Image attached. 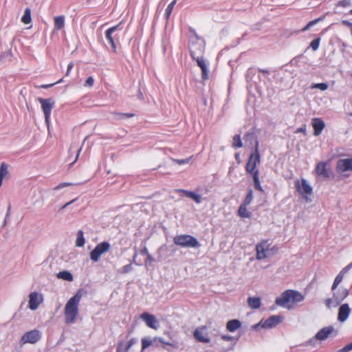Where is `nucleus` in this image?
I'll return each mask as SVG.
<instances>
[{
	"mask_svg": "<svg viewBox=\"0 0 352 352\" xmlns=\"http://www.w3.org/2000/svg\"><path fill=\"white\" fill-rule=\"evenodd\" d=\"M312 126L314 128V134L318 136L321 134L325 127V124L321 118H315L312 120Z\"/></svg>",
	"mask_w": 352,
	"mask_h": 352,
	"instance_id": "obj_19",
	"label": "nucleus"
},
{
	"mask_svg": "<svg viewBox=\"0 0 352 352\" xmlns=\"http://www.w3.org/2000/svg\"><path fill=\"white\" fill-rule=\"evenodd\" d=\"M21 22L26 25L32 22L31 10L29 8L25 9L24 14L21 17Z\"/></svg>",
	"mask_w": 352,
	"mask_h": 352,
	"instance_id": "obj_28",
	"label": "nucleus"
},
{
	"mask_svg": "<svg viewBox=\"0 0 352 352\" xmlns=\"http://www.w3.org/2000/svg\"><path fill=\"white\" fill-rule=\"evenodd\" d=\"M178 191L180 192H182L186 197L191 198L197 204H199L201 201V196L199 195L196 194L195 192H194L192 191H188V190H179Z\"/></svg>",
	"mask_w": 352,
	"mask_h": 352,
	"instance_id": "obj_25",
	"label": "nucleus"
},
{
	"mask_svg": "<svg viewBox=\"0 0 352 352\" xmlns=\"http://www.w3.org/2000/svg\"><path fill=\"white\" fill-rule=\"evenodd\" d=\"M147 257H146V260L145 261L146 264L149 262V263H151L153 261V257L150 254H148L147 255Z\"/></svg>",
	"mask_w": 352,
	"mask_h": 352,
	"instance_id": "obj_57",
	"label": "nucleus"
},
{
	"mask_svg": "<svg viewBox=\"0 0 352 352\" xmlns=\"http://www.w3.org/2000/svg\"><path fill=\"white\" fill-rule=\"evenodd\" d=\"M152 344V341L146 338L142 339V351L145 350L149 346Z\"/></svg>",
	"mask_w": 352,
	"mask_h": 352,
	"instance_id": "obj_41",
	"label": "nucleus"
},
{
	"mask_svg": "<svg viewBox=\"0 0 352 352\" xmlns=\"http://www.w3.org/2000/svg\"><path fill=\"white\" fill-rule=\"evenodd\" d=\"M333 329L332 327H327L321 329L316 335V338L318 340H324L332 333Z\"/></svg>",
	"mask_w": 352,
	"mask_h": 352,
	"instance_id": "obj_21",
	"label": "nucleus"
},
{
	"mask_svg": "<svg viewBox=\"0 0 352 352\" xmlns=\"http://www.w3.org/2000/svg\"><path fill=\"white\" fill-rule=\"evenodd\" d=\"M118 115L124 118H132L135 116L134 113H117Z\"/></svg>",
	"mask_w": 352,
	"mask_h": 352,
	"instance_id": "obj_55",
	"label": "nucleus"
},
{
	"mask_svg": "<svg viewBox=\"0 0 352 352\" xmlns=\"http://www.w3.org/2000/svg\"><path fill=\"white\" fill-rule=\"evenodd\" d=\"M258 72H261V73H263V74H267L268 75L270 74L269 71L267 70V69H258Z\"/></svg>",
	"mask_w": 352,
	"mask_h": 352,
	"instance_id": "obj_58",
	"label": "nucleus"
},
{
	"mask_svg": "<svg viewBox=\"0 0 352 352\" xmlns=\"http://www.w3.org/2000/svg\"><path fill=\"white\" fill-rule=\"evenodd\" d=\"M352 350V345L350 344L346 345L344 347L341 349L339 352H348L349 351Z\"/></svg>",
	"mask_w": 352,
	"mask_h": 352,
	"instance_id": "obj_49",
	"label": "nucleus"
},
{
	"mask_svg": "<svg viewBox=\"0 0 352 352\" xmlns=\"http://www.w3.org/2000/svg\"><path fill=\"white\" fill-rule=\"evenodd\" d=\"M248 305L253 309L261 307V299L258 297H249L248 299Z\"/></svg>",
	"mask_w": 352,
	"mask_h": 352,
	"instance_id": "obj_26",
	"label": "nucleus"
},
{
	"mask_svg": "<svg viewBox=\"0 0 352 352\" xmlns=\"http://www.w3.org/2000/svg\"><path fill=\"white\" fill-rule=\"evenodd\" d=\"M351 313V308L347 303L342 305L338 309V320L343 322L347 320Z\"/></svg>",
	"mask_w": 352,
	"mask_h": 352,
	"instance_id": "obj_18",
	"label": "nucleus"
},
{
	"mask_svg": "<svg viewBox=\"0 0 352 352\" xmlns=\"http://www.w3.org/2000/svg\"><path fill=\"white\" fill-rule=\"evenodd\" d=\"M304 299V296L299 292L287 289L276 299V304L281 307H285L289 302L298 303L303 301Z\"/></svg>",
	"mask_w": 352,
	"mask_h": 352,
	"instance_id": "obj_4",
	"label": "nucleus"
},
{
	"mask_svg": "<svg viewBox=\"0 0 352 352\" xmlns=\"http://www.w3.org/2000/svg\"><path fill=\"white\" fill-rule=\"evenodd\" d=\"M221 338L225 341H230L232 340V337L230 336L222 335Z\"/></svg>",
	"mask_w": 352,
	"mask_h": 352,
	"instance_id": "obj_56",
	"label": "nucleus"
},
{
	"mask_svg": "<svg viewBox=\"0 0 352 352\" xmlns=\"http://www.w3.org/2000/svg\"><path fill=\"white\" fill-rule=\"evenodd\" d=\"M174 243L182 248H198L200 246L197 239L192 235L180 234L174 237Z\"/></svg>",
	"mask_w": 352,
	"mask_h": 352,
	"instance_id": "obj_6",
	"label": "nucleus"
},
{
	"mask_svg": "<svg viewBox=\"0 0 352 352\" xmlns=\"http://www.w3.org/2000/svg\"><path fill=\"white\" fill-rule=\"evenodd\" d=\"M323 18H318V19H314L313 21H309L307 25L302 28V31H306L307 30H309L311 26H313L314 25L316 24L318 21H320V20H322Z\"/></svg>",
	"mask_w": 352,
	"mask_h": 352,
	"instance_id": "obj_43",
	"label": "nucleus"
},
{
	"mask_svg": "<svg viewBox=\"0 0 352 352\" xmlns=\"http://www.w3.org/2000/svg\"><path fill=\"white\" fill-rule=\"evenodd\" d=\"M232 146L234 148H241L243 146L240 135H235L234 136Z\"/></svg>",
	"mask_w": 352,
	"mask_h": 352,
	"instance_id": "obj_36",
	"label": "nucleus"
},
{
	"mask_svg": "<svg viewBox=\"0 0 352 352\" xmlns=\"http://www.w3.org/2000/svg\"><path fill=\"white\" fill-rule=\"evenodd\" d=\"M320 43V38H319V37L316 38L311 42L310 47L312 48V50L314 51H316L318 49Z\"/></svg>",
	"mask_w": 352,
	"mask_h": 352,
	"instance_id": "obj_40",
	"label": "nucleus"
},
{
	"mask_svg": "<svg viewBox=\"0 0 352 352\" xmlns=\"http://www.w3.org/2000/svg\"><path fill=\"white\" fill-rule=\"evenodd\" d=\"M141 254L147 255L148 253V251L146 248H144L141 250Z\"/></svg>",
	"mask_w": 352,
	"mask_h": 352,
	"instance_id": "obj_59",
	"label": "nucleus"
},
{
	"mask_svg": "<svg viewBox=\"0 0 352 352\" xmlns=\"http://www.w3.org/2000/svg\"><path fill=\"white\" fill-rule=\"evenodd\" d=\"M29 308L35 310L42 302V298L39 297L36 292H32L30 294Z\"/></svg>",
	"mask_w": 352,
	"mask_h": 352,
	"instance_id": "obj_20",
	"label": "nucleus"
},
{
	"mask_svg": "<svg viewBox=\"0 0 352 352\" xmlns=\"http://www.w3.org/2000/svg\"><path fill=\"white\" fill-rule=\"evenodd\" d=\"M94 79L92 76H89L87 78L86 81H85V87H92L94 85Z\"/></svg>",
	"mask_w": 352,
	"mask_h": 352,
	"instance_id": "obj_46",
	"label": "nucleus"
},
{
	"mask_svg": "<svg viewBox=\"0 0 352 352\" xmlns=\"http://www.w3.org/2000/svg\"><path fill=\"white\" fill-rule=\"evenodd\" d=\"M351 4V0H342L337 3V7L347 8Z\"/></svg>",
	"mask_w": 352,
	"mask_h": 352,
	"instance_id": "obj_44",
	"label": "nucleus"
},
{
	"mask_svg": "<svg viewBox=\"0 0 352 352\" xmlns=\"http://www.w3.org/2000/svg\"><path fill=\"white\" fill-rule=\"evenodd\" d=\"M248 206L241 204L239 206L238 214L242 218H250L251 217V212L248 211L247 208Z\"/></svg>",
	"mask_w": 352,
	"mask_h": 352,
	"instance_id": "obj_29",
	"label": "nucleus"
},
{
	"mask_svg": "<svg viewBox=\"0 0 352 352\" xmlns=\"http://www.w3.org/2000/svg\"><path fill=\"white\" fill-rule=\"evenodd\" d=\"M336 170L340 173L352 170V158L339 160L336 164Z\"/></svg>",
	"mask_w": 352,
	"mask_h": 352,
	"instance_id": "obj_14",
	"label": "nucleus"
},
{
	"mask_svg": "<svg viewBox=\"0 0 352 352\" xmlns=\"http://www.w3.org/2000/svg\"><path fill=\"white\" fill-rule=\"evenodd\" d=\"M136 342V340L135 338H131L128 342L126 344V345L129 348L131 349V347Z\"/></svg>",
	"mask_w": 352,
	"mask_h": 352,
	"instance_id": "obj_50",
	"label": "nucleus"
},
{
	"mask_svg": "<svg viewBox=\"0 0 352 352\" xmlns=\"http://www.w3.org/2000/svg\"><path fill=\"white\" fill-rule=\"evenodd\" d=\"M130 349L126 345L124 341H119L116 348V352H128Z\"/></svg>",
	"mask_w": 352,
	"mask_h": 352,
	"instance_id": "obj_34",
	"label": "nucleus"
},
{
	"mask_svg": "<svg viewBox=\"0 0 352 352\" xmlns=\"http://www.w3.org/2000/svg\"><path fill=\"white\" fill-rule=\"evenodd\" d=\"M121 24L122 22H120L116 25L109 28L105 32V37L108 42L109 43V44L111 45L113 52L115 54L117 53V46L116 44V41L118 40L120 38L116 32L118 30H122V28H120Z\"/></svg>",
	"mask_w": 352,
	"mask_h": 352,
	"instance_id": "obj_8",
	"label": "nucleus"
},
{
	"mask_svg": "<svg viewBox=\"0 0 352 352\" xmlns=\"http://www.w3.org/2000/svg\"><path fill=\"white\" fill-rule=\"evenodd\" d=\"M62 82H63V78H61V79L58 80L57 82L52 83V84L41 85L39 86V87L42 88V89H47V88H50V87L54 86L56 84L60 83Z\"/></svg>",
	"mask_w": 352,
	"mask_h": 352,
	"instance_id": "obj_47",
	"label": "nucleus"
},
{
	"mask_svg": "<svg viewBox=\"0 0 352 352\" xmlns=\"http://www.w3.org/2000/svg\"><path fill=\"white\" fill-rule=\"evenodd\" d=\"M252 199H253L252 190H249L242 204L245 205V206H248L252 201Z\"/></svg>",
	"mask_w": 352,
	"mask_h": 352,
	"instance_id": "obj_35",
	"label": "nucleus"
},
{
	"mask_svg": "<svg viewBox=\"0 0 352 352\" xmlns=\"http://www.w3.org/2000/svg\"><path fill=\"white\" fill-rule=\"evenodd\" d=\"M8 174V165L3 162L0 166V186L2 185L3 178Z\"/></svg>",
	"mask_w": 352,
	"mask_h": 352,
	"instance_id": "obj_30",
	"label": "nucleus"
},
{
	"mask_svg": "<svg viewBox=\"0 0 352 352\" xmlns=\"http://www.w3.org/2000/svg\"><path fill=\"white\" fill-rule=\"evenodd\" d=\"M74 67V63H69L67 65V72H66V74L65 75L67 76L69 75L70 74V72L72 71V69H73Z\"/></svg>",
	"mask_w": 352,
	"mask_h": 352,
	"instance_id": "obj_51",
	"label": "nucleus"
},
{
	"mask_svg": "<svg viewBox=\"0 0 352 352\" xmlns=\"http://www.w3.org/2000/svg\"><path fill=\"white\" fill-rule=\"evenodd\" d=\"M160 342L163 344H165V345H168V346H170L173 348H176L177 346L173 343H170V342H165L163 339L160 338Z\"/></svg>",
	"mask_w": 352,
	"mask_h": 352,
	"instance_id": "obj_53",
	"label": "nucleus"
},
{
	"mask_svg": "<svg viewBox=\"0 0 352 352\" xmlns=\"http://www.w3.org/2000/svg\"><path fill=\"white\" fill-rule=\"evenodd\" d=\"M82 296L81 290H78L66 303L64 309L65 323L71 324L76 321L78 315V305Z\"/></svg>",
	"mask_w": 352,
	"mask_h": 352,
	"instance_id": "obj_2",
	"label": "nucleus"
},
{
	"mask_svg": "<svg viewBox=\"0 0 352 352\" xmlns=\"http://www.w3.org/2000/svg\"><path fill=\"white\" fill-rule=\"evenodd\" d=\"M314 171L316 175L322 177L323 179L330 177V170L327 168V163L324 162H318L316 164Z\"/></svg>",
	"mask_w": 352,
	"mask_h": 352,
	"instance_id": "obj_15",
	"label": "nucleus"
},
{
	"mask_svg": "<svg viewBox=\"0 0 352 352\" xmlns=\"http://www.w3.org/2000/svg\"><path fill=\"white\" fill-rule=\"evenodd\" d=\"M349 268V265L345 267L337 275V276L336 277L334 282L332 285V287H331L332 291H335L337 289L338 285L342 281V280L344 278V274L346 273V272L348 270Z\"/></svg>",
	"mask_w": 352,
	"mask_h": 352,
	"instance_id": "obj_22",
	"label": "nucleus"
},
{
	"mask_svg": "<svg viewBox=\"0 0 352 352\" xmlns=\"http://www.w3.org/2000/svg\"><path fill=\"white\" fill-rule=\"evenodd\" d=\"M305 131V129L303 128H299L297 129V132H303Z\"/></svg>",
	"mask_w": 352,
	"mask_h": 352,
	"instance_id": "obj_62",
	"label": "nucleus"
},
{
	"mask_svg": "<svg viewBox=\"0 0 352 352\" xmlns=\"http://www.w3.org/2000/svg\"><path fill=\"white\" fill-rule=\"evenodd\" d=\"M241 327V322L237 319L229 320L226 324V329L230 332H234Z\"/></svg>",
	"mask_w": 352,
	"mask_h": 352,
	"instance_id": "obj_23",
	"label": "nucleus"
},
{
	"mask_svg": "<svg viewBox=\"0 0 352 352\" xmlns=\"http://www.w3.org/2000/svg\"><path fill=\"white\" fill-rule=\"evenodd\" d=\"M65 26V16L63 15L54 17V28L60 30Z\"/></svg>",
	"mask_w": 352,
	"mask_h": 352,
	"instance_id": "obj_27",
	"label": "nucleus"
},
{
	"mask_svg": "<svg viewBox=\"0 0 352 352\" xmlns=\"http://www.w3.org/2000/svg\"><path fill=\"white\" fill-rule=\"evenodd\" d=\"M140 318L144 320L149 328L155 330L158 329L159 322L155 316L147 312H144L140 315Z\"/></svg>",
	"mask_w": 352,
	"mask_h": 352,
	"instance_id": "obj_13",
	"label": "nucleus"
},
{
	"mask_svg": "<svg viewBox=\"0 0 352 352\" xmlns=\"http://www.w3.org/2000/svg\"><path fill=\"white\" fill-rule=\"evenodd\" d=\"M85 243V240L84 238V232L82 230H80L77 233V238L76 240V245L77 247H82Z\"/></svg>",
	"mask_w": 352,
	"mask_h": 352,
	"instance_id": "obj_31",
	"label": "nucleus"
},
{
	"mask_svg": "<svg viewBox=\"0 0 352 352\" xmlns=\"http://www.w3.org/2000/svg\"><path fill=\"white\" fill-rule=\"evenodd\" d=\"M133 270V267L131 264L126 265L124 267H122L121 269H120L118 272L120 274H127L129 273Z\"/></svg>",
	"mask_w": 352,
	"mask_h": 352,
	"instance_id": "obj_39",
	"label": "nucleus"
},
{
	"mask_svg": "<svg viewBox=\"0 0 352 352\" xmlns=\"http://www.w3.org/2000/svg\"><path fill=\"white\" fill-rule=\"evenodd\" d=\"M192 60L197 62V65L200 67L201 70V78L204 80H207L209 78V72L208 69V64L206 63V60L204 58L203 56L193 58Z\"/></svg>",
	"mask_w": 352,
	"mask_h": 352,
	"instance_id": "obj_16",
	"label": "nucleus"
},
{
	"mask_svg": "<svg viewBox=\"0 0 352 352\" xmlns=\"http://www.w3.org/2000/svg\"><path fill=\"white\" fill-rule=\"evenodd\" d=\"M189 31L192 34L189 41L190 53L192 58L202 56L205 52V41L198 36L193 28H189Z\"/></svg>",
	"mask_w": 352,
	"mask_h": 352,
	"instance_id": "obj_3",
	"label": "nucleus"
},
{
	"mask_svg": "<svg viewBox=\"0 0 352 352\" xmlns=\"http://www.w3.org/2000/svg\"><path fill=\"white\" fill-rule=\"evenodd\" d=\"M41 332L38 330L34 329V330L26 332L22 336L21 342L23 344H25V343L35 344L41 339Z\"/></svg>",
	"mask_w": 352,
	"mask_h": 352,
	"instance_id": "obj_11",
	"label": "nucleus"
},
{
	"mask_svg": "<svg viewBox=\"0 0 352 352\" xmlns=\"http://www.w3.org/2000/svg\"><path fill=\"white\" fill-rule=\"evenodd\" d=\"M193 336L200 342L208 343L210 341V339L208 337V333L206 331V326L197 327L193 333Z\"/></svg>",
	"mask_w": 352,
	"mask_h": 352,
	"instance_id": "obj_12",
	"label": "nucleus"
},
{
	"mask_svg": "<svg viewBox=\"0 0 352 352\" xmlns=\"http://www.w3.org/2000/svg\"><path fill=\"white\" fill-rule=\"evenodd\" d=\"M341 23L342 25H344L346 27H349V28H351L352 27V23H351L350 21H349L347 20H342Z\"/></svg>",
	"mask_w": 352,
	"mask_h": 352,
	"instance_id": "obj_54",
	"label": "nucleus"
},
{
	"mask_svg": "<svg viewBox=\"0 0 352 352\" xmlns=\"http://www.w3.org/2000/svg\"><path fill=\"white\" fill-rule=\"evenodd\" d=\"M177 3V0H173L170 3L168 4V6H167L166 10H165V16L166 18L168 19L171 13H172V11L174 8V6Z\"/></svg>",
	"mask_w": 352,
	"mask_h": 352,
	"instance_id": "obj_33",
	"label": "nucleus"
},
{
	"mask_svg": "<svg viewBox=\"0 0 352 352\" xmlns=\"http://www.w3.org/2000/svg\"><path fill=\"white\" fill-rule=\"evenodd\" d=\"M192 157H193V155H191L190 157L186 158V159L179 160V159L172 158V160H173V162H174L175 163H176V164H177L179 165H183V164H186L189 163L190 160Z\"/></svg>",
	"mask_w": 352,
	"mask_h": 352,
	"instance_id": "obj_38",
	"label": "nucleus"
},
{
	"mask_svg": "<svg viewBox=\"0 0 352 352\" xmlns=\"http://www.w3.org/2000/svg\"><path fill=\"white\" fill-rule=\"evenodd\" d=\"M311 89H319L322 91H325L328 89V85L324 82L315 83L311 86Z\"/></svg>",
	"mask_w": 352,
	"mask_h": 352,
	"instance_id": "obj_37",
	"label": "nucleus"
},
{
	"mask_svg": "<svg viewBox=\"0 0 352 352\" xmlns=\"http://www.w3.org/2000/svg\"><path fill=\"white\" fill-rule=\"evenodd\" d=\"M160 342L163 344H165V345H168V346H170L173 348H176L177 346L173 343H170V342H165L163 339L160 338Z\"/></svg>",
	"mask_w": 352,
	"mask_h": 352,
	"instance_id": "obj_52",
	"label": "nucleus"
},
{
	"mask_svg": "<svg viewBox=\"0 0 352 352\" xmlns=\"http://www.w3.org/2000/svg\"><path fill=\"white\" fill-rule=\"evenodd\" d=\"M76 199H73L71 201H69L67 202V204H65L63 206V208H65L66 207H67L69 205L72 204L73 202L75 201Z\"/></svg>",
	"mask_w": 352,
	"mask_h": 352,
	"instance_id": "obj_61",
	"label": "nucleus"
},
{
	"mask_svg": "<svg viewBox=\"0 0 352 352\" xmlns=\"http://www.w3.org/2000/svg\"><path fill=\"white\" fill-rule=\"evenodd\" d=\"M333 292V296L335 301V305H338L349 295V290L346 288L341 287Z\"/></svg>",
	"mask_w": 352,
	"mask_h": 352,
	"instance_id": "obj_17",
	"label": "nucleus"
},
{
	"mask_svg": "<svg viewBox=\"0 0 352 352\" xmlns=\"http://www.w3.org/2000/svg\"><path fill=\"white\" fill-rule=\"evenodd\" d=\"M280 322V317L278 316H272L268 318L264 322V327H273Z\"/></svg>",
	"mask_w": 352,
	"mask_h": 352,
	"instance_id": "obj_24",
	"label": "nucleus"
},
{
	"mask_svg": "<svg viewBox=\"0 0 352 352\" xmlns=\"http://www.w3.org/2000/svg\"><path fill=\"white\" fill-rule=\"evenodd\" d=\"M81 150H82V146H80V147L78 149V151H77V155H76V159H75V160H74V162H75L78 160V156H79V155H80V153Z\"/></svg>",
	"mask_w": 352,
	"mask_h": 352,
	"instance_id": "obj_60",
	"label": "nucleus"
},
{
	"mask_svg": "<svg viewBox=\"0 0 352 352\" xmlns=\"http://www.w3.org/2000/svg\"><path fill=\"white\" fill-rule=\"evenodd\" d=\"M349 14H352V9L349 11Z\"/></svg>",
	"mask_w": 352,
	"mask_h": 352,
	"instance_id": "obj_63",
	"label": "nucleus"
},
{
	"mask_svg": "<svg viewBox=\"0 0 352 352\" xmlns=\"http://www.w3.org/2000/svg\"><path fill=\"white\" fill-rule=\"evenodd\" d=\"M72 185V183L63 182V183L58 184L57 186H56L54 188V190H60L61 188H63L67 187V186H70Z\"/></svg>",
	"mask_w": 352,
	"mask_h": 352,
	"instance_id": "obj_48",
	"label": "nucleus"
},
{
	"mask_svg": "<svg viewBox=\"0 0 352 352\" xmlns=\"http://www.w3.org/2000/svg\"><path fill=\"white\" fill-rule=\"evenodd\" d=\"M37 100L39 102L41 106V109L44 113L45 121L47 125H49L51 112L54 107L55 102L52 98H38Z\"/></svg>",
	"mask_w": 352,
	"mask_h": 352,
	"instance_id": "obj_9",
	"label": "nucleus"
},
{
	"mask_svg": "<svg viewBox=\"0 0 352 352\" xmlns=\"http://www.w3.org/2000/svg\"><path fill=\"white\" fill-rule=\"evenodd\" d=\"M110 243L107 241H103L98 243L95 248L90 252V258L94 262H97L102 254L109 251Z\"/></svg>",
	"mask_w": 352,
	"mask_h": 352,
	"instance_id": "obj_10",
	"label": "nucleus"
},
{
	"mask_svg": "<svg viewBox=\"0 0 352 352\" xmlns=\"http://www.w3.org/2000/svg\"><path fill=\"white\" fill-rule=\"evenodd\" d=\"M324 302H325L326 307L327 308H329V309H330L332 305L336 306L333 297L332 298H327V299H326Z\"/></svg>",
	"mask_w": 352,
	"mask_h": 352,
	"instance_id": "obj_45",
	"label": "nucleus"
},
{
	"mask_svg": "<svg viewBox=\"0 0 352 352\" xmlns=\"http://www.w3.org/2000/svg\"><path fill=\"white\" fill-rule=\"evenodd\" d=\"M57 277L58 278H61V279H63V280H67V281H72L73 280V276H72V274L70 272H67V271L60 272L57 274Z\"/></svg>",
	"mask_w": 352,
	"mask_h": 352,
	"instance_id": "obj_32",
	"label": "nucleus"
},
{
	"mask_svg": "<svg viewBox=\"0 0 352 352\" xmlns=\"http://www.w3.org/2000/svg\"><path fill=\"white\" fill-rule=\"evenodd\" d=\"M295 187L297 192L307 201H311L310 196L312 195L313 188L308 184L305 179H297L295 181Z\"/></svg>",
	"mask_w": 352,
	"mask_h": 352,
	"instance_id": "obj_7",
	"label": "nucleus"
},
{
	"mask_svg": "<svg viewBox=\"0 0 352 352\" xmlns=\"http://www.w3.org/2000/svg\"><path fill=\"white\" fill-rule=\"evenodd\" d=\"M350 29H351V34H352V27Z\"/></svg>",
	"mask_w": 352,
	"mask_h": 352,
	"instance_id": "obj_64",
	"label": "nucleus"
},
{
	"mask_svg": "<svg viewBox=\"0 0 352 352\" xmlns=\"http://www.w3.org/2000/svg\"><path fill=\"white\" fill-rule=\"evenodd\" d=\"M258 147V142H256L254 152L250 155L246 163L245 171L252 177L254 188L256 190L263 192L264 190L261 185L259 179V170L257 168V166L261 163V155Z\"/></svg>",
	"mask_w": 352,
	"mask_h": 352,
	"instance_id": "obj_1",
	"label": "nucleus"
},
{
	"mask_svg": "<svg viewBox=\"0 0 352 352\" xmlns=\"http://www.w3.org/2000/svg\"><path fill=\"white\" fill-rule=\"evenodd\" d=\"M323 18H318V19H314L313 21H309L307 25L302 28V31H306L307 30H309L311 26H313L314 25L316 24L318 21H320V20H322Z\"/></svg>",
	"mask_w": 352,
	"mask_h": 352,
	"instance_id": "obj_42",
	"label": "nucleus"
},
{
	"mask_svg": "<svg viewBox=\"0 0 352 352\" xmlns=\"http://www.w3.org/2000/svg\"><path fill=\"white\" fill-rule=\"evenodd\" d=\"M256 259L263 260L267 257L274 255L278 252V247L273 245L268 239L262 240L256 245Z\"/></svg>",
	"mask_w": 352,
	"mask_h": 352,
	"instance_id": "obj_5",
	"label": "nucleus"
}]
</instances>
